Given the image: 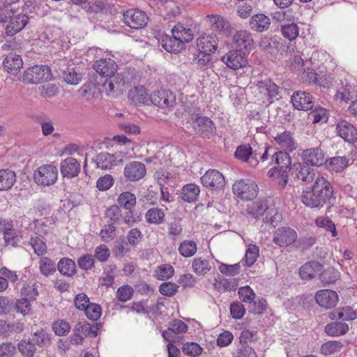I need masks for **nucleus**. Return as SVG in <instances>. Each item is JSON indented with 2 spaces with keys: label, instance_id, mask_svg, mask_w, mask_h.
<instances>
[{
  "label": "nucleus",
  "instance_id": "obj_3",
  "mask_svg": "<svg viewBox=\"0 0 357 357\" xmlns=\"http://www.w3.org/2000/svg\"><path fill=\"white\" fill-rule=\"evenodd\" d=\"M51 76V70L47 66L36 65L24 72L22 81L26 84H37L48 81Z\"/></svg>",
  "mask_w": 357,
  "mask_h": 357
},
{
  "label": "nucleus",
  "instance_id": "obj_52",
  "mask_svg": "<svg viewBox=\"0 0 357 357\" xmlns=\"http://www.w3.org/2000/svg\"><path fill=\"white\" fill-rule=\"evenodd\" d=\"M174 268L169 264L160 266L155 271L154 275L159 280L169 279L174 274Z\"/></svg>",
  "mask_w": 357,
  "mask_h": 357
},
{
  "label": "nucleus",
  "instance_id": "obj_46",
  "mask_svg": "<svg viewBox=\"0 0 357 357\" xmlns=\"http://www.w3.org/2000/svg\"><path fill=\"white\" fill-rule=\"evenodd\" d=\"M192 269L195 273L199 275H205L211 270V265L207 259L202 257L195 258L192 261Z\"/></svg>",
  "mask_w": 357,
  "mask_h": 357
},
{
  "label": "nucleus",
  "instance_id": "obj_4",
  "mask_svg": "<svg viewBox=\"0 0 357 357\" xmlns=\"http://www.w3.org/2000/svg\"><path fill=\"white\" fill-rule=\"evenodd\" d=\"M232 190L235 195L244 201L255 199L258 194V186L252 181L249 179H241L236 181L232 186Z\"/></svg>",
  "mask_w": 357,
  "mask_h": 357
},
{
  "label": "nucleus",
  "instance_id": "obj_20",
  "mask_svg": "<svg viewBox=\"0 0 357 357\" xmlns=\"http://www.w3.org/2000/svg\"><path fill=\"white\" fill-rule=\"evenodd\" d=\"M294 107L298 110H308L312 108V97L305 91H296L291 98Z\"/></svg>",
  "mask_w": 357,
  "mask_h": 357
},
{
  "label": "nucleus",
  "instance_id": "obj_44",
  "mask_svg": "<svg viewBox=\"0 0 357 357\" xmlns=\"http://www.w3.org/2000/svg\"><path fill=\"white\" fill-rule=\"evenodd\" d=\"M39 269L44 276H49L56 272V268L54 262L50 258L42 257L39 261Z\"/></svg>",
  "mask_w": 357,
  "mask_h": 357
},
{
  "label": "nucleus",
  "instance_id": "obj_42",
  "mask_svg": "<svg viewBox=\"0 0 357 357\" xmlns=\"http://www.w3.org/2000/svg\"><path fill=\"white\" fill-rule=\"evenodd\" d=\"M117 202L121 207L130 210L136 204V197L130 192H123L119 195Z\"/></svg>",
  "mask_w": 357,
  "mask_h": 357
},
{
  "label": "nucleus",
  "instance_id": "obj_11",
  "mask_svg": "<svg viewBox=\"0 0 357 357\" xmlns=\"http://www.w3.org/2000/svg\"><path fill=\"white\" fill-rule=\"evenodd\" d=\"M192 126L201 137L208 139L211 138L216 129L213 121L206 116L197 118L192 123Z\"/></svg>",
  "mask_w": 357,
  "mask_h": 357
},
{
  "label": "nucleus",
  "instance_id": "obj_54",
  "mask_svg": "<svg viewBox=\"0 0 357 357\" xmlns=\"http://www.w3.org/2000/svg\"><path fill=\"white\" fill-rule=\"evenodd\" d=\"M268 206L264 201H257L254 203L248 208V213L256 218L263 215L267 210Z\"/></svg>",
  "mask_w": 357,
  "mask_h": 357
},
{
  "label": "nucleus",
  "instance_id": "obj_32",
  "mask_svg": "<svg viewBox=\"0 0 357 357\" xmlns=\"http://www.w3.org/2000/svg\"><path fill=\"white\" fill-rule=\"evenodd\" d=\"M322 265L316 261H310L305 263L299 269V275L302 280H312L317 272L321 271Z\"/></svg>",
  "mask_w": 357,
  "mask_h": 357
},
{
  "label": "nucleus",
  "instance_id": "obj_21",
  "mask_svg": "<svg viewBox=\"0 0 357 357\" xmlns=\"http://www.w3.org/2000/svg\"><path fill=\"white\" fill-rule=\"evenodd\" d=\"M156 38L158 40V43L168 52L178 53L183 50L180 42H178L176 38L173 35L170 36L160 32L158 33Z\"/></svg>",
  "mask_w": 357,
  "mask_h": 357
},
{
  "label": "nucleus",
  "instance_id": "obj_35",
  "mask_svg": "<svg viewBox=\"0 0 357 357\" xmlns=\"http://www.w3.org/2000/svg\"><path fill=\"white\" fill-rule=\"evenodd\" d=\"M129 100L134 105L146 104L149 100L148 93L144 86L130 89L128 95Z\"/></svg>",
  "mask_w": 357,
  "mask_h": 357
},
{
  "label": "nucleus",
  "instance_id": "obj_48",
  "mask_svg": "<svg viewBox=\"0 0 357 357\" xmlns=\"http://www.w3.org/2000/svg\"><path fill=\"white\" fill-rule=\"evenodd\" d=\"M343 344L341 342L337 340H331L325 342L321 347V353L324 356L333 354L340 351Z\"/></svg>",
  "mask_w": 357,
  "mask_h": 357
},
{
  "label": "nucleus",
  "instance_id": "obj_1",
  "mask_svg": "<svg viewBox=\"0 0 357 357\" xmlns=\"http://www.w3.org/2000/svg\"><path fill=\"white\" fill-rule=\"evenodd\" d=\"M218 38L217 36L213 33H204L200 36L197 40V45L198 50L202 54H204V59H200L198 63L205 65L206 63L210 61V55L215 52L218 48Z\"/></svg>",
  "mask_w": 357,
  "mask_h": 357
},
{
  "label": "nucleus",
  "instance_id": "obj_41",
  "mask_svg": "<svg viewBox=\"0 0 357 357\" xmlns=\"http://www.w3.org/2000/svg\"><path fill=\"white\" fill-rule=\"evenodd\" d=\"M57 268L59 272L65 276L71 277L76 273V265L75 261L69 258H62L59 260Z\"/></svg>",
  "mask_w": 357,
  "mask_h": 357
},
{
  "label": "nucleus",
  "instance_id": "obj_53",
  "mask_svg": "<svg viewBox=\"0 0 357 357\" xmlns=\"http://www.w3.org/2000/svg\"><path fill=\"white\" fill-rule=\"evenodd\" d=\"M14 308L17 313H20L23 316L30 314L32 310L30 301L26 298L17 299L15 302Z\"/></svg>",
  "mask_w": 357,
  "mask_h": 357
},
{
  "label": "nucleus",
  "instance_id": "obj_34",
  "mask_svg": "<svg viewBox=\"0 0 357 357\" xmlns=\"http://www.w3.org/2000/svg\"><path fill=\"white\" fill-rule=\"evenodd\" d=\"M325 165L329 172L341 173L349 165V160L345 156H335L326 160Z\"/></svg>",
  "mask_w": 357,
  "mask_h": 357
},
{
  "label": "nucleus",
  "instance_id": "obj_19",
  "mask_svg": "<svg viewBox=\"0 0 357 357\" xmlns=\"http://www.w3.org/2000/svg\"><path fill=\"white\" fill-rule=\"evenodd\" d=\"M150 100L155 105L160 107H168L174 105L176 97L169 90H160L153 92L150 96Z\"/></svg>",
  "mask_w": 357,
  "mask_h": 357
},
{
  "label": "nucleus",
  "instance_id": "obj_43",
  "mask_svg": "<svg viewBox=\"0 0 357 357\" xmlns=\"http://www.w3.org/2000/svg\"><path fill=\"white\" fill-rule=\"evenodd\" d=\"M282 36L289 40H295L299 34V27L296 23H285L281 25Z\"/></svg>",
  "mask_w": 357,
  "mask_h": 357
},
{
  "label": "nucleus",
  "instance_id": "obj_13",
  "mask_svg": "<svg viewBox=\"0 0 357 357\" xmlns=\"http://www.w3.org/2000/svg\"><path fill=\"white\" fill-rule=\"evenodd\" d=\"M301 157L305 163L312 166L320 167L326 162L324 151L318 147L304 150Z\"/></svg>",
  "mask_w": 357,
  "mask_h": 357
},
{
  "label": "nucleus",
  "instance_id": "obj_64",
  "mask_svg": "<svg viewBox=\"0 0 357 357\" xmlns=\"http://www.w3.org/2000/svg\"><path fill=\"white\" fill-rule=\"evenodd\" d=\"M238 294L240 299L244 303H251L255 298V293L249 286L239 288Z\"/></svg>",
  "mask_w": 357,
  "mask_h": 357
},
{
  "label": "nucleus",
  "instance_id": "obj_39",
  "mask_svg": "<svg viewBox=\"0 0 357 357\" xmlns=\"http://www.w3.org/2000/svg\"><path fill=\"white\" fill-rule=\"evenodd\" d=\"M16 181V174L14 171L6 169L0 170V190L10 189Z\"/></svg>",
  "mask_w": 357,
  "mask_h": 357
},
{
  "label": "nucleus",
  "instance_id": "obj_47",
  "mask_svg": "<svg viewBox=\"0 0 357 357\" xmlns=\"http://www.w3.org/2000/svg\"><path fill=\"white\" fill-rule=\"evenodd\" d=\"M197 250V244L192 241H183L178 247L179 253L185 257H190L193 256Z\"/></svg>",
  "mask_w": 357,
  "mask_h": 357
},
{
  "label": "nucleus",
  "instance_id": "obj_57",
  "mask_svg": "<svg viewBox=\"0 0 357 357\" xmlns=\"http://www.w3.org/2000/svg\"><path fill=\"white\" fill-rule=\"evenodd\" d=\"M213 285L215 289L226 291H235L237 289V283L234 279H222L220 281L215 280Z\"/></svg>",
  "mask_w": 357,
  "mask_h": 357
},
{
  "label": "nucleus",
  "instance_id": "obj_27",
  "mask_svg": "<svg viewBox=\"0 0 357 357\" xmlns=\"http://www.w3.org/2000/svg\"><path fill=\"white\" fill-rule=\"evenodd\" d=\"M232 41L241 51L250 50L253 43L251 33L245 30L236 31L233 36Z\"/></svg>",
  "mask_w": 357,
  "mask_h": 357
},
{
  "label": "nucleus",
  "instance_id": "obj_31",
  "mask_svg": "<svg viewBox=\"0 0 357 357\" xmlns=\"http://www.w3.org/2000/svg\"><path fill=\"white\" fill-rule=\"evenodd\" d=\"M172 33L178 42H180L183 49H185V44L193 39V33L190 29L186 28L183 24H177L172 30Z\"/></svg>",
  "mask_w": 357,
  "mask_h": 357
},
{
  "label": "nucleus",
  "instance_id": "obj_25",
  "mask_svg": "<svg viewBox=\"0 0 357 357\" xmlns=\"http://www.w3.org/2000/svg\"><path fill=\"white\" fill-rule=\"evenodd\" d=\"M4 70L13 75L17 74L23 66L21 56L15 53H9L3 61Z\"/></svg>",
  "mask_w": 357,
  "mask_h": 357
},
{
  "label": "nucleus",
  "instance_id": "obj_8",
  "mask_svg": "<svg viewBox=\"0 0 357 357\" xmlns=\"http://www.w3.org/2000/svg\"><path fill=\"white\" fill-rule=\"evenodd\" d=\"M204 186L212 190H221L226 182L222 174L217 169H208L201 177Z\"/></svg>",
  "mask_w": 357,
  "mask_h": 357
},
{
  "label": "nucleus",
  "instance_id": "obj_51",
  "mask_svg": "<svg viewBox=\"0 0 357 357\" xmlns=\"http://www.w3.org/2000/svg\"><path fill=\"white\" fill-rule=\"evenodd\" d=\"M32 340L33 343L40 347H48L51 343L50 335L44 329L35 332Z\"/></svg>",
  "mask_w": 357,
  "mask_h": 357
},
{
  "label": "nucleus",
  "instance_id": "obj_28",
  "mask_svg": "<svg viewBox=\"0 0 357 357\" xmlns=\"http://www.w3.org/2000/svg\"><path fill=\"white\" fill-rule=\"evenodd\" d=\"M275 164L280 172L286 173L291 164V160L289 155L286 151L275 152L271 156V160L269 165Z\"/></svg>",
  "mask_w": 357,
  "mask_h": 357
},
{
  "label": "nucleus",
  "instance_id": "obj_56",
  "mask_svg": "<svg viewBox=\"0 0 357 357\" xmlns=\"http://www.w3.org/2000/svg\"><path fill=\"white\" fill-rule=\"evenodd\" d=\"M259 248L255 245L250 244L245 253V265L246 266H251L255 264L259 257Z\"/></svg>",
  "mask_w": 357,
  "mask_h": 357
},
{
  "label": "nucleus",
  "instance_id": "obj_38",
  "mask_svg": "<svg viewBox=\"0 0 357 357\" xmlns=\"http://www.w3.org/2000/svg\"><path fill=\"white\" fill-rule=\"evenodd\" d=\"M349 325L344 322L334 321L328 324L324 328L325 333L332 337L341 336L349 331Z\"/></svg>",
  "mask_w": 357,
  "mask_h": 357
},
{
  "label": "nucleus",
  "instance_id": "obj_26",
  "mask_svg": "<svg viewBox=\"0 0 357 357\" xmlns=\"http://www.w3.org/2000/svg\"><path fill=\"white\" fill-rule=\"evenodd\" d=\"M249 25L252 30L261 33L267 31L271 25V19L263 13H258L251 16Z\"/></svg>",
  "mask_w": 357,
  "mask_h": 357
},
{
  "label": "nucleus",
  "instance_id": "obj_23",
  "mask_svg": "<svg viewBox=\"0 0 357 357\" xmlns=\"http://www.w3.org/2000/svg\"><path fill=\"white\" fill-rule=\"evenodd\" d=\"M60 169L63 177L72 178L79 174L80 164L75 158L69 157L61 161Z\"/></svg>",
  "mask_w": 357,
  "mask_h": 357
},
{
  "label": "nucleus",
  "instance_id": "obj_24",
  "mask_svg": "<svg viewBox=\"0 0 357 357\" xmlns=\"http://www.w3.org/2000/svg\"><path fill=\"white\" fill-rule=\"evenodd\" d=\"M301 199L305 206L312 208H321L326 205L312 188H307L306 190H304Z\"/></svg>",
  "mask_w": 357,
  "mask_h": 357
},
{
  "label": "nucleus",
  "instance_id": "obj_59",
  "mask_svg": "<svg viewBox=\"0 0 357 357\" xmlns=\"http://www.w3.org/2000/svg\"><path fill=\"white\" fill-rule=\"evenodd\" d=\"M134 290L129 285L120 287L116 291V298L121 302H126L132 298Z\"/></svg>",
  "mask_w": 357,
  "mask_h": 357
},
{
  "label": "nucleus",
  "instance_id": "obj_63",
  "mask_svg": "<svg viewBox=\"0 0 357 357\" xmlns=\"http://www.w3.org/2000/svg\"><path fill=\"white\" fill-rule=\"evenodd\" d=\"M86 316L91 320L98 319L102 313V309L100 305L94 303H89L84 310Z\"/></svg>",
  "mask_w": 357,
  "mask_h": 357
},
{
  "label": "nucleus",
  "instance_id": "obj_55",
  "mask_svg": "<svg viewBox=\"0 0 357 357\" xmlns=\"http://www.w3.org/2000/svg\"><path fill=\"white\" fill-rule=\"evenodd\" d=\"M22 238V236L21 231L15 229L14 227L3 236L5 243L13 247L17 246Z\"/></svg>",
  "mask_w": 357,
  "mask_h": 357
},
{
  "label": "nucleus",
  "instance_id": "obj_58",
  "mask_svg": "<svg viewBox=\"0 0 357 357\" xmlns=\"http://www.w3.org/2000/svg\"><path fill=\"white\" fill-rule=\"evenodd\" d=\"M20 353L25 357H33L36 348L30 340H22L17 345Z\"/></svg>",
  "mask_w": 357,
  "mask_h": 357
},
{
  "label": "nucleus",
  "instance_id": "obj_9",
  "mask_svg": "<svg viewBox=\"0 0 357 357\" xmlns=\"http://www.w3.org/2000/svg\"><path fill=\"white\" fill-rule=\"evenodd\" d=\"M260 153L257 149H253V147L249 144H242L237 147L235 152V157L243 161L248 162L251 167H256L259 164L258 155Z\"/></svg>",
  "mask_w": 357,
  "mask_h": 357
},
{
  "label": "nucleus",
  "instance_id": "obj_18",
  "mask_svg": "<svg viewBox=\"0 0 357 357\" xmlns=\"http://www.w3.org/2000/svg\"><path fill=\"white\" fill-rule=\"evenodd\" d=\"M315 301L319 306L326 309H331L336 305L338 301V296L333 290L321 289L316 293Z\"/></svg>",
  "mask_w": 357,
  "mask_h": 357
},
{
  "label": "nucleus",
  "instance_id": "obj_16",
  "mask_svg": "<svg viewBox=\"0 0 357 357\" xmlns=\"http://www.w3.org/2000/svg\"><path fill=\"white\" fill-rule=\"evenodd\" d=\"M205 19L211 24L213 30L225 36H229L231 33V24L225 17L220 15H208Z\"/></svg>",
  "mask_w": 357,
  "mask_h": 357
},
{
  "label": "nucleus",
  "instance_id": "obj_33",
  "mask_svg": "<svg viewBox=\"0 0 357 357\" xmlns=\"http://www.w3.org/2000/svg\"><path fill=\"white\" fill-rule=\"evenodd\" d=\"M291 168L298 172L296 176L303 182L309 183L314 178L315 173L314 169L310 167L305 162V164L301 162L294 163Z\"/></svg>",
  "mask_w": 357,
  "mask_h": 357
},
{
  "label": "nucleus",
  "instance_id": "obj_60",
  "mask_svg": "<svg viewBox=\"0 0 357 357\" xmlns=\"http://www.w3.org/2000/svg\"><path fill=\"white\" fill-rule=\"evenodd\" d=\"M70 324L62 319H59L52 324V330L59 336L66 335L70 331Z\"/></svg>",
  "mask_w": 357,
  "mask_h": 357
},
{
  "label": "nucleus",
  "instance_id": "obj_37",
  "mask_svg": "<svg viewBox=\"0 0 357 357\" xmlns=\"http://www.w3.org/2000/svg\"><path fill=\"white\" fill-rule=\"evenodd\" d=\"M93 162L97 168L102 169H109L115 165L116 158L113 154L107 152H101L98 153Z\"/></svg>",
  "mask_w": 357,
  "mask_h": 357
},
{
  "label": "nucleus",
  "instance_id": "obj_2",
  "mask_svg": "<svg viewBox=\"0 0 357 357\" xmlns=\"http://www.w3.org/2000/svg\"><path fill=\"white\" fill-rule=\"evenodd\" d=\"M0 13V22L5 23L8 20V24L6 26V33L8 36H13L20 31L26 25L29 17L25 14H18L15 16L10 15V10H1Z\"/></svg>",
  "mask_w": 357,
  "mask_h": 357
},
{
  "label": "nucleus",
  "instance_id": "obj_62",
  "mask_svg": "<svg viewBox=\"0 0 357 357\" xmlns=\"http://www.w3.org/2000/svg\"><path fill=\"white\" fill-rule=\"evenodd\" d=\"M185 354L192 357L199 356L202 352V348L196 342H186L183 347Z\"/></svg>",
  "mask_w": 357,
  "mask_h": 357
},
{
  "label": "nucleus",
  "instance_id": "obj_14",
  "mask_svg": "<svg viewBox=\"0 0 357 357\" xmlns=\"http://www.w3.org/2000/svg\"><path fill=\"white\" fill-rule=\"evenodd\" d=\"M146 173L145 165L132 161L126 165L123 170L125 177L130 181H137L144 177Z\"/></svg>",
  "mask_w": 357,
  "mask_h": 357
},
{
  "label": "nucleus",
  "instance_id": "obj_50",
  "mask_svg": "<svg viewBox=\"0 0 357 357\" xmlns=\"http://www.w3.org/2000/svg\"><path fill=\"white\" fill-rule=\"evenodd\" d=\"M29 244L33 249L35 254L38 256H43L47 251L45 242L40 236L31 237Z\"/></svg>",
  "mask_w": 357,
  "mask_h": 357
},
{
  "label": "nucleus",
  "instance_id": "obj_17",
  "mask_svg": "<svg viewBox=\"0 0 357 357\" xmlns=\"http://www.w3.org/2000/svg\"><path fill=\"white\" fill-rule=\"evenodd\" d=\"M259 93L266 98L269 104L272 103L274 98H277L280 89L278 86L270 79L259 81L257 84Z\"/></svg>",
  "mask_w": 357,
  "mask_h": 357
},
{
  "label": "nucleus",
  "instance_id": "obj_61",
  "mask_svg": "<svg viewBox=\"0 0 357 357\" xmlns=\"http://www.w3.org/2000/svg\"><path fill=\"white\" fill-rule=\"evenodd\" d=\"M105 215L112 224L119 222L122 217L121 211L117 205H112L107 208Z\"/></svg>",
  "mask_w": 357,
  "mask_h": 357
},
{
  "label": "nucleus",
  "instance_id": "obj_10",
  "mask_svg": "<svg viewBox=\"0 0 357 357\" xmlns=\"http://www.w3.org/2000/svg\"><path fill=\"white\" fill-rule=\"evenodd\" d=\"M296 231L290 227L278 228L273 234V242L280 247H287L297 239Z\"/></svg>",
  "mask_w": 357,
  "mask_h": 357
},
{
  "label": "nucleus",
  "instance_id": "obj_40",
  "mask_svg": "<svg viewBox=\"0 0 357 357\" xmlns=\"http://www.w3.org/2000/svg\"><path fill=\"white\" fill-rule=\"evenodd\" d=\"M165 211L162 208L153 207L145 213V220L149 224L160 225L165 221Z\"/></svg>",
  "mask_w": 357,
  "mask_h": 357
},
{
  "label": "nucleus",
  "instance_id": "obj_15",
  "mask_svg": "<svg viewBox=\"0 0 357 357\" xmlns=\"http://www.w3.org/2000/svg\"><path fill=\"white\" fill-rule=\"evenodd\" d=\"M117 65L111 59H100L93 64V69L102 78L111 77L117 72Z\"/></svg>",
  "mask_w": 357,
  "mask_h": 357
},
{
  "label": "nucleus",
  "instance_id": "obj_22",
  "mask_svg": "<svg viewBox=\"0 0 357 357\" xmlns=\"http://www.w3.org/2000/svg\"><path fill=\"white\" fill-rule=\"evenodd\" d=\"M339 136L349 143H354L357 140V130L356 128L345 120L340 121L337 125Z\"/></svg>",
  "mask_w": 357,
  "mask_h": 357
},
{
  "label": "nucleus",
  "instance_id": "obj_7",
  "mask_svg": "<svg viewBox=\"0 0 357 357\" xmlns=\"http://www.w3.org/2000/svg\"><path fill=\"white\" fill-rule=\"evenodd\" d=\"M311 188L325 204L331 203L330 201L333 196V189L330 181L324 176H319Z\"/></svg>",
  "mask_w": 357,
  "mask_h": 357
},
{
  "label": "nucleus",
  "instance_id": "obj_5",
  "mask_svg": "<svg viewBox=\"0 0 357 357\" xmlns=\"http://www.w3.org/2000/svg\"><path fill=\"white\" fill-rule=\"evenodd\" d=\"M58 178V169L52 165L40 166L33 174L36 183L43 186L53 185Z\"/></svg>",
  "mask_w": 357,
  "mask_h": 357
},
{
  "label": "nucleus",
  "instance_id": "obj_49",
  "mask_svg": "<svg viewBox=\"0 0 357 357\" xmlns=\"http://www.w3.org/2000/svg\"><path fill=\"white\" fill-rule=\"evenodd\" d=\"M315 223L317 227L331 231L333 237H335L337 235L335 225L328 217H318L315 220Z\"/></svg>",
  "mask_w": 357,
  "mask_h": 357
},
{
  "label": "nucleus",
  "instance_id": "obj_45",
  "mask_svg": "<svg viewBox=\"0 0 357 357\" xmlns=\"http://www.w3.org/2000/svg\"><path fill=\"white\" fill-rule=\"evenodd\" d=\"M319 278L324 284H333L340 279V273L334 268L329 267L320 273Z\"/></svg>",
  "mask_w": 357,
  "mask_h": 357
},
{
  "label": "nucleus",
  "instance_id": "obj_12",
  "mask_svg": "<svg viewBox=\"0 0 357 357\" xmlns=\"http://www.w3.org/2000/svg\"><path fill=\"white\" fill-rule=\"evenodd\" d=\"M222 61L230 68L237 70L244 67L247 63V56L245 52L231 50L222 58Z\"/></svg>",
  "mask_w": 357,
  "mask_h": 357
},
{
  "label": "nucleus",
  "instance_id": "obj_29",
  "mask_svg": "<svg viewBox=\"0 0 357 357\" xmlns=\"http://www.w3.org/2000/svg\"><path fill=\"white\" fill-rule=\"evenodd\" d=\"M24 322L19 320L13 322L0 320V335L6 337L13 333H21L24 331Z\"/></svg>",
  "mask_w": 357,
  "mask_h": 357
},
{
  "label": "nucleus",
  "instance_id": "obj_6",
  "mask_svg": "<svg viewBox=\"0 0 357 357\" xmlns=\"http://www.w3.org/2000/svg\"><path fill=\"white\" fill-rule=\"evenodd\" d=\"M123 21L130 28L138 29L147 24L149 17L139 9H128L123 13Z\"/></svg>",
  "mask_w": 357,
  "mask_h": 357
},
{
  "label": "nucleus",
  "instance_id": "obj_36",
  "mask_svg": "<svg viewBox=\"0 0 357 357\" xmlns=\"http://www.w3.org/2000/svg\"><path fill=\"white\" fill-rule=\"evenodd\" d=\"M199 193L200 189L198 185L188 183L182 188L180 197L185 202L192 203L197 200Z\"/></svg>",
  "mask_w": 357,
  "mask_h": 357
},
{
  "label": "nucleus",
  "instance_id": "obj_30",
  "mask_svg": "<svg viewBox=\"0 0 357 357\" xmlns=\"http://www.w3.org/2000/svg\"><path fill=\"white\" fill-rule=\"evenodd\" d=\"M275 142L284 150L293 151L297 149V144L289 131H284L274 137Z\"/></svg>",
  "mask_w": 357,
  "mask_h": 357
}]
</instances>
